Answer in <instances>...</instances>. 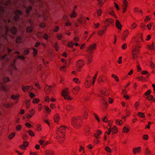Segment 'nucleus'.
<instances>
[{
	"label": "nucleus",
	"mask_w": 155,
	"mask_h": 155,
	"mask_svg": "<svg viewBox=\"0 0 155 155\" xmlns=\"http://www.w3.org/2000/svg\"><path fill=\"white\" fill-rule=\"evenodd\" d=\"M65 130V127L64 126H61L57 130V139L60 143H61V141H63L64 140Z\"/></svg>",
	"instance_id": "nucleus-1"
},
{
	"label": "nucleus",
	"mask_w": 155,
	"mask_h": 155,
	"mask_svg": "<svg viewBox=\"0 0 155 155\" xmlns=\"http://www.w3.org/2000/svg\"><path fill=\"white\" fill-rule=\"evenodd\" d=\"M96 46V44H92L90 45L87 48V51L89 53L86 56V58L87 59V63L88 64H90L91 61V54L93 53L94 50L95 49Z\"/></svg>",
	"instance_id": "nucleus-2"
},
{
	"label": "nucleus",
	"mask_w": 155,
	"mask_h": 155,
	"mask_svg": "<svg viewBox=\"0 0 155 155\" xmlns=\"http://www.w3.org/2000/svg\"><path fill=\"white\" fill-rule=\"evenodd\" d=\"M82 121L81 116H79L77 117L73 118L71 120L72 125L76 128H78L80 125V122Z\"/></svg>",
	"instance_id": "nucleus-3"
},
{
	"label": "nucleus",
	"mask_w": 155,
	"mask_h": 155,
	"mask_svg": "<svg viewBox=\"0 0 155 155\" xmlns=\"http://www.w3.org/2000/svg\"><path fill=\"white\" fill-rule=\"evenodd\" d=\"M23 13L22 11L19 10H17L14 12V15L13 17V19L15 21L20 19V16H22Z\"/></svg>",
	"instance_id": "nucleus-4"
},
{
	"label": "nucleus",
	"mask_w": 155,
	"mask_h": 155,
	"mask_svg": "<svg viewBox=\"0 0 155 155\" xmlns=\"http://www.w3.org/2000/svg\"><path fill=\"white\" fill-rule=\"evenodd\" d=\"M140 48V46H137L133 48L132 50V58L133 60L136 59L138 57L137 55V53H139V48Z\"/></svg>",
	"instance_id": "nucleus-5"
},
{
	"label": "nucleus",
	"mask_w": 155,
	"mask_h": 155,
	"mask_svg": "<svg viewBox=\"0 0 155 155\" xmlns=\"http://www.w3.org/2000/svg\"><path fill=\"white\" fill-rule=\"evenodd\" d=\"M70 91L68 90V88L63 91L62 92V96L64 97L65 100H70L72 99V98L68 95Z\"/></svg>",
	"instance_id": "nucleus-6"
},
{
	"label": "nucleus",
	"mask_w": 155,
	"mask_h": 155,
	"mask_svg": "<svg viewBox=\"0 0 155 155\" xmlns=\"http://www.w3.org/2000/svg\"><path fill=\"white\" fill-rule=\"evenodd\" d=\"M32 9V7L31 6H30L28 7H27L24 5L22 6V10L25 12L26 15L28 16L29 15L30 12L31 10Z\"/></svg>",
	"instance_id": "nucleus-7"
},
{
	"label": "nucleus",
	"mask_w": 155,
	"mask_h": 155,
	"mask_svg": "<svg viewBox=\"0 0 155 155\" xmlns=\"http://www.w3.org/2000/svg\"><path fill=\"white\" fill-rule=\"evenodd\" d=\"M5 29L6 30V33L9 31V30L10 29V31L11 32L13 35H15L16 34L17 32V29L14 26L12 27L10 29L8 28V25H7L5 26Z\"/></svg>",
	"instance_id": "nucleus-8"
},
{
	"label": "nucleus",
	"mask_w": 155,
	"mask_h": 155,
	"mask_svg": "<svg viewBox=\"0 0 155 155\" xmlns=\"http://www.w3.org/2000/svg\"><path fill=\"white\" fill-rule=\"evenodd\" d=\"M123 13H124L126 10L127 7L128 5V3L127 0H123Z\"/></svg>",
	"instance_id": "nucleus-9"
},
{
	"label": "nucleus",
	"mask_w": 155,
	"mask_h": 155,
	"mask_svg": "<svg viewBox=\"0 0 155 155\" xmlns=\"http://www.w3.org/2000/svg\"><path fill=\"white\" fill-rule=\"evenodd\" d=\"M84 64V61L83 60H79L77 63V66L79 68L82 67Z\"/></svg>",
	"instance_id": "nucleus-10"
},
{
	"label": "nucleus",
	"mask_w": 155,
	"mask_h": 155,
	"mask_svg": "<svg viewBox=\"0 0 155 155\" xmlns=\"http://www.w3.org/2000/svg\"><path fill=\"white\" fill-rule=\"evenodd\" d=\"M28 143L27 141L24 142L23 144L20 146V148L22 149H25V147L28 146Z\"/></svg>",
	"instance_id": "nucleus-11"
},
{
	"label": "nucleus",
	"mask_w": 155,
	"mask_h": 155,
	"mask_svg": "<svg viewBox=\"0 0 155 155\" xmlns=\"http://www.w3.org/2000/svg\"><path fill=\"white\" fill-rule=\"evenodd\" d=\"M116 25L117 27L120 30L121 29L122 25L118 20H117L116 22Z\"/></svg>",
	"instance_id": "nucleus-12"
},
{
	"label": "nucleus",
	"mask_w": 155,
	"mask_h": 155,
	"mask_svg": "<svg viewBox=\"0 0 155 155\" xmlns=\"http://www.w3.org/2000/svg\"><path fill=\"white\" fill-rule=\"evenodd\" d=\"M30 88V87L29 86H22V90L24 92L28 91L29 89Z\"/></svg>",
	"instance_id": "nucleus-13"
},
{
	"label": "nucleus",
	"mask_w": 155,
	"mask_h": 155,
	"mask_svg": "<svg viewBox=\"0 0 155 155\" xmlns=\"http://www.w3.org/2000/svg\"><path fill=\"white\" fill-rule=\"evenodd\" d=\"M80 89L79 87H76L73 88V90H72V92L74 94H77L79 91Z\"/></svg>",
	"instance_id": "nucleus-14"
},
{
	"label": "nucleus",
	"mask_w": 155,
	"mask_h": 155,
	"mask_svg": "<svg viewBox=\"0 0 155 155\" xmlns=\"http://www.w3.org/2000/svg\"><path fill=\"white\" fill-rule=\"evenodd\" d=\"M60 119L59 115L58 114L56 115L54 117V122L58 123V121Z\"/></svg>",
	"instance_id": "nucleus-15"
},
{
	"label": "nucleus",
	"mask_w": 155,
	"mask_h": 155,
	"mask_svg": "<svg viewBox=\"0 0 155 155\" xmlns=\"http://www.w3.org/2000/svg\"><path fill=\"white\" fill-rule=\"evenodd\" d=\"M55 87V85L54 84H53L52 85L50 86H48V88L46 87L45 89H48V91L49 92H50L52 88H54Z\"/></svg>",
	"instance_id": "nucleus-16"
},
{
	"label": "nucleus",
	"mask_w": 155,
	"mask_h": 155,
	"mask_svg": "<svg viewBox=\"0 0 155 155\" xmlns=\"http://www.w3.org/2000/svg\"><path fill=\"white\" fill-rule=\"evenodd\" d=\"M54 153L53 151L51 150H48L45 152L46 155H53Z\"/></svg>",
	"instance_id": "nucleus-17"
},
{
	"label": "nucleus",
	"mask_w": 155,
	"mask_h": 155,
	"mask_svg": "<svg viewBox=\"0 0 155 155\" xmlns=\"http://www.w3.org/2000/svg\"><path fill=\"white\" fill-rule=\"evenodd\" d=\"M111 131L113 134H116L117 132V130L115 126H114L112 129L111 128Z\"/></svg>",
	"instance_id": "nucleus-18"
},
{
	"label": "nucleus",
	"mask_w": 155,
	"mask_h": 155,
	"mask_svg": "<svg viewBox=\"0 0 155 155\" xmlns=\"http://www.w3.org/2000/svg\"><path fill=\"white\" fill-rule=\"evenodd\" d=\"M2 79V81H3L4 82H6L9 81V78L5 76L3 77Z\"/></svg>",
	"instance_id": "nucleus-19"
},
{
	"label": "nucleus",
	"mask_w": 155,
	"mask_h": 155,
	"mask_svg": "<svg viewBox=\"0 0 155 155\" xmlns=\"http://www.w3.org/2000/svg\"><path fill=\"white\" fill-rule=\"evenodd\" d=\"M16 41L17 43H19L21 41V36H18L16 38Z\"/></svg>",
	"instance_id": "nucleus-20"
},
{
	"label": "nucleus",
	"mask_w": 155,
	"mask_h": 155,
	"mask_svg": "<svg viewBox=\"0 0 155 155\" xmlns=\"http://www.w3.org/2000/svg\"><path fill=\"white\" fill-rule=\"evenodd\" d=\"M77 15V14L74 11H73L72 13H71L70 16L71 18H74Z\"/></svg>",
	"instance_id": "nucleus-21"
},
{
	"label": "nucleus",
	"mask_w": 155,
	"mask_h": 155,
	"mask_svg": "<svg viewBox=\"0 0 155 155\" xmlns=\"http://www.w3.org/2000/svg\"><path fill=\"white\" fill-rule=\"evenodd\" d=\"M102 133V132L100 131V130H97V136H96V134H94V137L97 138V139H98L99 138V137H98V136H99Z\"/></svg>",
	"instance_id": "nucleus-22"
},
{
	"label": "nucleus",
	"mask_w": 155,
	"mask_h": 155,
	"mask_svg": "<svg viewBox=\"0 0 155 155\" xmlns=\"http://www.w3.org/2000/svg\"><path fill=\"white\" fill-rule=\"evenodd\" d=\"M73 108V106L71 105H68L66 107V109L68 111L71 110Z\"/></svg>",
	"instance_id": "nucleus-23"
},
{
	"label": "nucleus",
	"mask_w": 155,
	"mask_h": 155,
	"mask_svg": "<svg viewBox=\"0 0 155 155\" xmlns=\"http://www.w3.org/2000/svg\"><path fill=\"white\" fill-rule=\"evenodd\" d=\"M39 143L41 145H43V147L45 146L47 144V143L44 142L43 140H40L39 141Z\"/></svg>",
	"instance_id": "nucleus-24"
},
{
	"label": "nucleus",
	"mask_w": 155,
	"mask_h": 155,
	"mask_svg": "<svg viewBox=\"0 0 155 155\" xmlns=\"http://www.w3.org/2000/svg\"><path fill=\"white\" fill-rule=\"evenodd\" d=\"M153 43L151 45H148V49L150 50H153L154 49V46L153 45Z\"/></svg>",
	"instance_id": "nucleus-25"
},
{
	"label": "nucleus",
	"mask_w": 155,
	"mask_h": 155,
	"mask_svg": "<svg viewBox=\"0 0 155 155\" xmlns=\"http://www.w3.org/2000/svg\"><path fill=\"white\" fill-rule=\"evenodd\" d=\"M33 30L32 28L30 27H28L27 28V31L29 33H31Z\"/></svg>",
	"instance_id": "nucleus-26"
},
{
	"label": "nucleus",
	"mask_w": 155,
	"mask_h": 155,
	"mask_svg": "<svg viewBox=\"0 0 155 155\" xmlns=\"http://www.w3.org/2000/svg\"><path fill=\"white\" fill-rule=\"evenodd\" d=\"M137 115L139 117L142 118H144L145 116V115H144V114L143 113L141 112L138 113Z\"/></svg>",
	"instance_id": "nucleus-27"
},
{
	"label": "nucleus",
	"mask_w": 155,
	"mask_h": 155,
	"mask_svg": "<svg viewBox=\"0 0 155 155\" xmlns=\"http://www.w3.org/2000/svg\"><path fill=\"white\" fill-rule=\"evenodd\" d=\"M106 21L111 24H112L114 22V21L111 19H107Z\"/></svg>",
	"instance_id": "nucleus-28"
},
{
	"label": "nucleus",
	"mask_w": 155,
	"mask_h": 155,
	"mask_svg": "<svg viewBox=\"0 0 155 155\" xmlns=\"http://www.w3.org/2000/svg\"><path fill=\"white\" fill-rule=\"evenodd\" d=\"M29 52V50L28 49L25 50L24 51V54L25 55H27L28 54Z\"/></svg>",
	"instance_id": "nucleus-29"
},
{
	"label": "nucleus",
	"mask_w": 155,
	"mask_h": 155,
	"mask_svg": "<svg viewBox=\"0 0 155 155\" xmlns=\"http://www.w3.org/2000/svg\"><path fill=\"white\" fill-rule=\"evenodd\" d=\"M105 31V29L104 30H101L100 31L98 32V34L100 36H101L103 34L104 32V31Z\"/></svg>",
	"instance_id": "nucleus-30"
},
{
	"label": "nucleus",
	"mask_w": 155,
	"mask_h": 155,
	"mask_svg": "<svg viewBox=\"0 0 155 155\" xmlns=\"http://www.w3.org/2000/svg\"><path fill=\"white\" fill-rule=\"evenodd\" d=\"M133 152L135 154L136 153H139L140 151L138 149H137V148H134L133 150Z\"/></svg>",
	"instance_id": "nucleus-31"
},
{
	"label": "nucleus",
	"mask_w": 155,
	"mask_h": 155,
	"mask_svg": "<svg viewBox=\"0 0 155 155\" xmlns=\"http://www.w3.org/2000/svg\"><path fill=\"white\" fill-rule=\"evenodd\" d=\"M105 150L107 152L109 153H110L111 151V149L108 147H105Z\"/></svg>",
	"instance_id": "nucleus-32"
},
{
	"label": "nucleus",
	"mask_w": 155,
	"mask_h": 155,
	"mask_svg": "<svg viewBox=\"0 0 155 155\" xmlns=\"http://www.w3.org/2000/svg\"><path fill=\"white\" fill-rule=\"evenodd\" d=\"M97 15L98 16H100L102 13V11L101 9L97 11Z\"/></svg>",
	"instance_id": "nucleus-33"
},
{
	"label": "nucleus",
	"mask_w": 155,
	"mask_h": 155,
	"mask_svg": "<svg viewBox=\"0 0 155 155\" xmlns=\"http://www.w3.org/2000/svg\"><path fill=\"white\" fill-rule=\"evenodd\" d=\"M97 81L99 83V84H100V82H104V80H103L102 78L101 77H100L99 78H98L97 79Z\"/></svg>",
	"instance_id": "nucleus-34"
},
{
	"label": "nucleus",
	"mask_w": 155,
	"mask_h": 155,
	"mask_svg": "<svg viewBox=\"0 0 155 155\" xmlns=\"http://www.w3.org/2000/svg\"><path fill=\"white\" fill-rule=\"evenodd\" d=\"M15 135V133H12L8 136V138L9 139H11Z\"/></svg>",
	"instance_id": "nucleus-35"
},
{
	"label": "nucleus",
	"mask_w": 155,
	"mask_h": 155,
	"mask_svg": "<svg viewBox=\"0 0 155 155\" xmlns=\"http://www.w3.org/2000/svg\"><path fill=\"white\" fill-rule=\"evenodd\" d=\"M56 36L59 40H61L62 38L61 34H58L56 35Z\"/></svg>",
	"instance_id": "nucleus-36"
},
{
	"label": "nucleus",
	"mask_w": 155,
	"mask_h": 155,
	"mask_svg": "<svg viewBox=\"0 0 155 155\" xmlns=\"http://www.w3.org/2000/svg\"><path fill=\"white\" fill-rule=\"evenodd\" d=\"M74 44V43L72 42H70L68 43V45L70 47H72Z\"/></svg>",
	"instance_id": "nucleus-37"
},
{
	"label": "nucleus",
	"mask_w": 155,
	"mask_h": 155,
	"mask_svg": "<svg viewBox=\"0 0 155 155\" xmlns=\"http://www.w3.org/2000/svg\"><path fill=\"white\" fill-rule=\"evenodd\" d=\"M29 134L31 136H34L35 134L31 130H29L28 131Z\"/></svg>",
	"instance_id": "nucleus-38"
},
{
	"label": "nucleus",
	"mask_w": 155,
	"mask_h": 155,
	"mask_svg": "<svg viewBox=\"0 0 155 155\" xmlns=\"http://www.w3.org/2000/svg\"><path fill=\"white\" fill-rule=\"evenodd\" d=\"M97 74V72L96 73V74L95 75V76H94V77L93 78V85L94 84V82H95V80L96 79Z\"/></svg>",
	"instance_id": "nucleus-39"
},
{
	"label": "nucleus",
	"mask_w": 155,
	"mask_h": 155,
	"mask_svg": "<svg viewBox=\"0 0 155 155\" xmlns=\"http://www.w3.org/2000/svg\"><path fill=\"white\" fill-rule=\"evenodd\" d=\"M143 137V139L145 140H147L148 139V136L147 134L144 135Z\"/></svg>",
	"instance_id": "nucleus-40"
},
{
	"label": "nucleus",
	"mask_w": 155,
	"mask_h": 155,
	"mask_svg": "<svg viewBox=\"0 0 155 155\" xmlns=\"http://www.w3.org/2000/svg\"><path fill=\"white\" fill-rule=\"evenodd\" d=\"M38 2V4L40 5V6H42L43 5V3L41 1V0H37Z\"/></svg>",
	"instance_id": "nucleus-41"
},
{
	"label": "nucleus",
	"mask_w": 155,
	"mask_h": 155,
	"mask_svg": "<svg viewBox=\"0 0 155 155\" xmlns=\"http://www.w3.org/2000/svg\"><path fill=\"white\" fill-rule=\"evenodd\" d=\"M146 98L148 100H151L153 99V96L152 95H150L149 96L147 97Z\"/></svg>",
	"instance_id": "nucleus-42"
},
{
	"label": "nucleus",
	"mask_w": 155,
	"mask_h": 155,
	"mask_svg": "<svg viewBox=\"0 0 155 155\" xmlns=\"http://www.w3.org/2000/svg\"><path fill=\"white\" fill-rule=\"evenodd\" d=\"M18 96H17V95L15 96V95H12L11 96V98L12 99H14V100L16 99L17 98H18Z\"/></svg>",
	"instance_id": "nucleus-43"
},
{
	"label": "nucleus",
	"mask_w": 155,
	"mask_h": 155,
	"mask_svg": "<svg viewBox=\"0 0 155 155\" xmlns=\"http://www.w3.org/2000/svg\"><path fill=\"white\" fill-rule=\"evenodd\" d=\"M17 57L21 59L24 60L25 58V57L22 55H17Z\"/></svg>",
	"instance_id": "nucleus-44"
},
{
	"label": "nucleus",
	"mask_w": 155,
	"mask_h": 155,
	"mask_svg": "<svg viewBox=\"0 0 155 155\" xmlns=\"http://www.w3.org/2000/svg\"><path fill=\"white\" fill-rule=\"evenodd\" d=\"M129 130L126 127H124L123 128V132L125 133H127L129 131Z\"/></svg>",
	"instance_id": "nucleus-45"
},
{
	"label": "nucleus",
	"mask_w": 155,
	"mask_h": 155,
	"mask_svg": "<svg viewBox=\"0 0 155 155\" xmlns=\"http://www.w3.org/2000/svg\"><path fill=\"white\" fill-rule=\"evenodd\" d=\"M103 121L104 122H107V118L106 116H104L102 118Z\"/></svg>",
	"instance_id": "nucleus-46"
},
{
	"label": "nucleus",
	"mask_w": 155,
	"mask_h": 155,
	"mask_svg": "<svg viewBox=\"0 0 155 155\" xmlns=\"http://www.w3.org/2000/svg\"><path fill=\"white\" fill-rule=\"evenodd\" d=\"M21 126L19 125H17L16 127V130L17 131L21 129Z\"/></svg>",
	"instance_id": "nucleus-47"
},
{
	"label": "nucleus",
	"mask_w": 155,
	"mask_h": 155,
	"mask_svg": "<svg viewBox=\"0 0 155 155\" xmlns=\"http://www.w3.org/2000/svg\"><path fill=\"white\" fill-rule=\"evenodd\" d=\"M127 47V45L126 44H123L122 46V48L123 50L125 49Z\"/></svg>",
	"instance_id": "nucleus-48"
},
{
	"label": "nucleus",
	"mask_w": 155,
	"mask_h": 155,
	"mask_svg": "<svg viewBox=\"0 0 155 155\" xmlns=\"http://www.w3.org/2000/svg\"><path fill=\"white\" fill-rule=\"evenodd\" d=\"M73 81L74 82L77 83H78L80 82L78 78H74L73 79Z\"/></svg>",
	"instance_id": "nucleus-49"
},
{
	"label": "nucleus",
	"mask_w": 155,
	"mask_h": 155,
	"mask_svg": "<svg viewBox=\"0 0 155 155\" xmlns=\"http://www.w3.org/2000/svg\"><path fill=\"white\" fill-rule=\"evenodd\" d=\"M127 36H126L125 34H122V37L121 39L122 40L124 41L125 40V38Z\"/></svg>",
	"instance_id": "nucleus-50"
},
{
	"label": "nucleus",
	"mask_w": 155,
	"mask_h": 155,
	"mask_svg": "<svg viewBox=\"0 0 155 155\" xmlns=\"http://www.w3.org/2000/svg\"><path fill=\"white\" fill-rule=\"evenodd\" d=\"M151 90H148L145 93V95L146 96L148 95H149L150 93H151Z\"/></svg>",
	"instance_id": "nucleus-51"
},
{
	"label": "nucleus",
	"mask_w": 155,
	"mask_h": 155,
	"mask_svg": "<svg viewBox=\"0 0 155 155\" xmlns=\"http://www.w3.org/2000/svg\"><path fill=\"white\" fill-rule=\"evenodd\" d=\"M135 11L136 12H142V10L139 9L138 8H135L134 9Z\"/></svg>",
	"instance_id": "nucleus-52"
},
{
	"label": "nucleus",
	"mask_w": 155,
	"mask_h": 155,
	"mask_svg": "<svg viewBox=\"0 0 155 155\" xmlns=\"http://www.w3.org/2000/svg\"><path fill=\"white\" fill-rule=\"evenodd\" d=\"M122 58V57H120L119 58L118 60L117 61V62L119 64H120L121 63H122V61H121Z\"/></svg>",
	"instance_id": "nucleus-53"
},
{
	"label": "nucleus",
	"mask_w": 155,
	"mask_h": 155,
	"mask_svg": "<svg viewBox=\"0 0 155 155\" xmlns=\"http://www.w3.org/2000/svg\"><path fill=\"white\" fill-rule=\"evenodd\" d=\"M39 102V100L35 98L33 100V102L34 103H37Z\"/></svg>",
	"instance_id": "nucleus-54"
},
{
	"label": "nucleus",
	"mask_w": 155,
	"mask_h": 155,
	"mask_svg": "<svg viewBox=\"0 0 155 155\" xmlns=\"http://www.w3.org/2000/svg\"><path fill=\"white\" fill-rule=\"evenodd\" d=\"M43 38L46 40H47L48 39V35L46 34H44Z\"/></svg>",
	"instance_id": "nucleus-55"
},
{
	"label": "nucleus",
	"mask_w": 155,
	"mask_h": 155,
	"mask_svg": "<svg viewBox=\"0 0 155 155\" xmlns=\"http://www.w3.org/2000/svg\"><path fill=\"white\" fill-rule=\"evenodd\" d=\"M137 78L140 80L143 81V77L142 76L137 77Z\"/></svg>",
	"instance_id": "nucleus-56"
},
{
	"label": "nucleus",
	"mask_w": 155,
	"mask_h": 155,
	"mask_svg": "<svg viewBox=\"0 0 155 155\" xmlns=\"http://www.w3.org/2000/svg\"><path fill=\"white\" fill-rule=\"evenodd\" d=\"M58 44L57 43H56L54 44V47L55 48V50L57 51H58Z\"/></svg>",
	"instance_id": "nucleus-57"
},
{
	"label": "nucleus",
	"mask_w": 155,
	"mask_h": 155,
	"mask_svg": "<svg viewBox=\"0 0 155 155\" xmlns=\"http://www.w3.org/2000/svg\"><path fill=\"white\" fill-rule=\"evenodd\" d=\"M33 52L35 53L34 56H35L36 54H37V51L36 49L35 48H33Z\"/></svg>",
	"instance_id": "nucleus-58"
},
{
	"label": "nucleus",
	"mask_w": 155,
	"mask_h": 155,
	"mask_svg": "<svg viewBox=\"0 0 155 155\" xmlns=\"http://www.w3.org/2000/svg\"><path fill=\"white\" fill-rule=\"evenodd\" d=\"M87 113L86 111H85L84 114V117L85 119L87 118Z\"/></svg>",
	"instance_id": "nucleus-59"
},
{
	"label": "nucleus",
	"mask_w": 155,
	"mask_h": 155,
	"mask_svg": "<svg viewBox=\"0 0 155 155\" xmlns=\"http://www.w3.org/2000/svg\"><path fill=\"white\" fill-rule=\"evenodd\" d=\"M30 112V114L32 116L34 114V110H30L29 111Z\"/></svg>",
	"instance_id": "nucleus-60"
},
{
	"label": "nucleus",
	"mask_w": 155,
	"mask_h": 155,
	"mask_svg": "<svg viewBox=\"0 0 155 155\" xmlns=\"http://www.w3.org/2000/svg\"><path fill=\"white\" fill-rule=\"evenodd\" d=\"M59 29V27L58 26H56L54 29V31L55 32H57Z\"/></svg>",
	"instance_id": "nucleus-61"
},
{
	"label": "nucleus",
	"mask_w": 155,
	"mask_h": 155,
	"mask_svg": "<svg viewBox=\"0 0 155 155\" xmlns=\"http://www.w3.org/2000/svg\"><path fill=\"white\" fill-rule=\"evenodd\" d=\"M123 34H125L126 36H127V37L129 34L128 31H125L123 33Z\"/></svg>",
	"instance_id": "nucleus-62"
},
{
	"label": "nucleus",
	"mask_w": 155,
	"mask_h": 155,
	"mask_svg": "<svg viewBox=\"0 0 155 155\" xmlns=\"http://www.w3.org/2000/svg\"><path fill=\"white\" fill-rule=\"evenodd\" d=\"M111 127L110 128L108 129V131L106 132V133L109 135L110 134L111 132Z\"/></svg>",
	"instance_id": "nucleus-63"
},
{
	"label": "nucleus",
	"mask_w": 155,
	"mask_h": 155,
	"mask_svg": "<svg viewBox=\"0 0 155 155\" xmlns=\"http://www.w3.org/2000/svg\"><path fill=\"white\" fill-rule=\"evenodd\" d=\"M6 22H8V24H11V25H13V23L11 21L9 20H7V21H6Z\"/></svg>",
	"instance_id": "nucleus-64"
}]
</instances>
